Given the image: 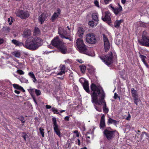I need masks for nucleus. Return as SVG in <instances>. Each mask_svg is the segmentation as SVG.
I'll list each match as a JSON object with an SVG mask.
<instances>
[{
    "mask_svg": "<svg viewBox=\"0 0 149 149\" xmlns=\"http://www.w3.org/2000/svg\"><path fill=\"white\" fill-rule=\"evenodd\" d=\"M97 22L95 21L94 22L93 21H90L88 23L89 25L91 27H94L97 25Z\"/></svg>",
    "mask_w": 149,
    "mask_h": 149,
    "instance_id": "28",
    "label": "nucleus"
},
{
    "mask_svg": "<svg viewBox=\"0 0 149 149\" xmlns=\"http://www.w3.org/2000/svg\"><path fill=\"white\" fill-rule=\"evenodd\" d=\"M52 120L54 131L59 136H61L60 132L58 128V126L57 125L56 119L55 118H53Z\"/></svg>",
    "mask_w": 149,
    "mask_h": 149,
    "instance_id": "13",
    "label": "nucleus"
},
{
    "mask_svg": "<svg viewBox=\"0 0 149 149\" xmlns=\"http://www.w3.org/2000/svg\"><path fill=\"white\" fill-rule=\"evenodd\" d=\"M79 81L82 84L84 90L87 92L89 93L90 91L88 81L85 79L83 78H80Z\"/></svg>",
    "mask_w": 149,
    "mask_h": 149,
    "instance_id": "10",
    "label": "nucleus"
},
{
    "mask_svg": "<svg viewBox=\"0 0 149 149\" xmlns=\"http://www.w3.org/2000/svg\"><path fill=\"white\" fill-rule=\"evenodd\" d=\"M94 107L95 109H96V110L98 111L101 112L102 111V108L101 107H97L96 104L94 103Z\"/></svg>",
    "mask_w": 149,
    "mask_h": 149,
    "instance_id": "35",
    "label": "nucleus"
},
{
    "mask_svg": "<svg viewBox=\"0 0 149 149\" xmlns=\"http://www.w3.org/2000/svg\"><path fill=\"white\" fill-rule=\"evenodd\" d=\"M40 132L41 134L42 137L44 136V130L42 127H40L39 128Z\"/></svg>",
    "mask_w": 149,
    "mask_h": 149,
    "instance_id": "36",
    "label": "nucleus"
},
{
    "mask_svg": "<svg viewBox=\"0 0 149 149\" xmlns=\"http://www.w3.org/2000/svg\"><path fill=\"white\" fill-rule=\"evenodd\" d=\"M92 18L93 20L98 22V14L97 13H93L92 15Z\"/></svg>",
    "mask_w": 149,
    "mask_h": 149,
    "instance_id": "25",
    "label": "nucleus"
},
{
    "mask_svg": "<svg viewBox=\"0 0 149 149\" xmlns=\"http://www.w3.org/2000/svg\"><path fill=\"white\" fill-rule=\"evenodd\" d=\"M111 14L110 13L108 12L105 13V17L104 18H102V19L104 21H109L111 19Z\"/></svg>",
    "mask_w": 149,
    "mask_h": 149,
    "instance_id": "17",
    "label": "nucleus"
},
{
    "mask_svg": "<svg viewBox=\"0 0 149 149\" xmlns=\"http://www.w3.org/2000/svg\"><path fill=\"white\" fill-rule=\"evenodd\" d=\"M22 136L25 140H26V139L28 138V136L26 135L25 133H23Z\"/></svg>",
    "mask_w": 149,
    "mask_h": 149,
    "instance_id": "44",
    "label": "nucleus"
},
{
    "mask_svg": "<svg viewBox=\"0 0 149 149\" xmlns=\"http://www.w3.org/2000/svg\"><path fill=\"white\" fill-rule=\"evenodd\" d=\"M119 6V7L118 8H115L114 9L113 11L116 14H118L122 10V8L121 6L118 4Z\"/></svg>",
    "mask_w": 149,
    "mask_h": 149,
    "instance_id": "26",
    "label": "nucleus"
},
{
    "mask_svg": "<svg viewBox=\"0 0 149 149\" xmlns=\"http://www.w3.org/2000/svg\"><path fill=\"white\" fill-rule=\"evenodd\" d=\"M81 71L82 73H84L86 70V67L84 65L80 66Z\"/></svg>",
    "mask_w": 149,
    "mask_h": 149,
    "instance_id": "34",
    "label": "nucleus"
},
{
    "mask_svg": "<svg viewBox=\"0 0 149 149\" xmlns=\"http://www.w3.org/2000/svg\"><path fill=\"white\" fill-rule=\"evenodd\" d=\"M84 33V31L83 28H79L77 32V35L78 36L81 37L83 36V35Z\"/></svg>",
    "mask_w": 149,
    "mask_h": 149,
    "instance_id": "20",
    "label": "nucleus"
},
{
    "mask_svg": "<svg viewBox=\"0 0 149 149\" xmlns=\"http://www.w3.org/2000/svg\"><path fill=\"white\" fill-rule=\"evenodd\" d=\"M65 111V110H62L61 111H60V112L61 113H62L63 112H64Z\"/></svg>",
    "mask_w": 149,
    "mask_h": 149,
    "instance_id": "60",
    "label": "nucleus"
},
{
    "mask_svg": "<svg viewBox=\"0 0 149 149\" xmlns=\"http://www.w3.org/2000/svg\"><path fill=\"white\" fill-rule=\"evenodd\" d=\"M105 115H103L101 117L100 124L101 129L102 128H103L105 127Z\"/></svg>",
    "mask_w": 149,
    "mask_h": 149,
    "instance_id": "18",
    "label": "nucleus"
},
{
    "mask_svg": "<svg viewBox=\"0 0 149 149\" xmlns=\"http://www.w3.org/2000/svg\"><path fill=\"white\" fill-rule=\"evenodd\" d=\"M74 133L77 134L78 133V131L77 130H75L74 131Z\"/></svg>",
    "mask_w": 149,
    "mask_h": 149,
    "instance_id": "59",
    "label": "nucleus"
},
{
    "mask_svg": "<svg viewBox=\"0 0 149 149\" xmlns=\"http://www.w3.org/2000/svg\"><path fill=\"white\" fill-rule=\"evenodd\" d=\"M65 67L64 65H62L60 67V69L58 71L57 73H56V75H62L65 73Z\"/></svg>",
    "mask_w": 149,
    "mask_h": 149,
    "instance_id": "14",
    "label": "nucleus"
},
{
    "mask_svg": "<svg viewBox=\"0 0 149 149\" xmlns=\"http://www.w3.org/2000/svg\"><path fill=\"white\" fill-rule=\"evenodd\" d=\"M63 42L59 39L58 37H56L52 41V45L57 48L63 44Z\"/></svg>",
    "mask_w": 149,
    "mask_h": 149,
    "instance_id": "11",
    "label": "nucleus"
},
{
    "mask_svg": "<svg viewBox=\"0 0 149 149\" xmlns=\"http://www.w3.org/2000/svg\"><path fill=\"white\" fill-rule=\"evenodd\" d=\"M100 58L107 65H109L112 63V54L111 53L109 55L105 56H101Z\"/></svg>",
    "mask_w": 149,
    "mask_h": 149,
    "instance_id": "4",
    "label": "nucleus"
},
{
    "mask_svg": "<svg viewBox=\"0 0 149 149\" xmlns=\"http://www.w3.org/2000/svg\"><path fill=\"white\" fill-rule=\"evenodd\" d=\"M12 42L16 45H18L19 46H21L22 45H23L24 46V44L21 42H20L18 41L15 40H12Z\"/></svg>",
    "mask_w": 149,
    "mask_h": 149,
    "instance_id": "23",
    "label": "nucleus"
},
{
    "mask_svg": "<svg viewBox=\"0 0 149 149\" xmlns=\"http://www.w3.org/2000/svg\"><path fill=\"white\" fill-rule=\"evenodd\" d=\"M138 41L141 45L149 47V37L147 36L143 35L142 39L139 40Z\"/></svg>",
    "mask_w": 149,
    "mask_h": 149,
    "instance_id": "8",
    "label": "nucleus"
},
{
    "mask_svg": "<svg viewBox=\"0 0 149 149\" xmlns=\"http://www.w3.org/2000/svg\"><path fill=\"white\" fill-rule=\"evenodd\" d=\"M58 15L57 14L56 12H55L52 17L51 20L52 21L54 22V20L58 17Z\"/></svg>",
    "mask_w": 149,
    "mask_h": 149,
    "instance_id": "32",
    "label": "nucleus"
},
{
    "mask_svg": "<svg viewBox=\"0 0 149 149\" xmlns=\"http://www.w3.org/2000/svg\"><path fill=\"white\" fill-rule=\"evenodd\" d=\"M111 0H104V1L106 4L108 3Z\"/></svg>",
    "mask_w": 149,
    "mask_h": 149,
    "instance_id": "47",
    "label": "nucleus"
},
{
    "mask_svg": "<svg viewBox=\"0 0 149 149\" xmlns=\"http://www.w3.org/2000/svg\"><path fill=\"white\" fill-rule=\"evenodd\" d=\"M8 21L9 22L10 25H11L12 24V23L13 21V19L12 17H10V18H8Z\"/></svg>",
    "mask_w": 149,
    "mask_h": 149,
    "instance_id": "42",
    "label": "nucleus"
},
{
    "mask_svg": "<svg viewBox=\"0 0 149 149\" xmlns=\"http://www.w3.org/2000/svg\"><path fill=\"white\" fill-rule=\"evenodd\" d=\"M46 108L47 109H50L51 108V106L48 105H46Z\"/></svg>",
    "mask_w": 149,
    "mask_h": 149,
    "instance_id": "50",
    "label": "nucleus"
},
{
    "mask_svg": "<svg viewBox=\"0 0 149 149\" xmlns=\"http://www.w3.org/2000/svg\"><path fill=\"white\" fill-rule=\"evenodd\" d=\"M3 30L6 33H8L10 32V29L8 27H6L3 28Z\"/></svg>",
    "mask_w": 149,
    "mask_h": 149,
    "instance_id": "37",
    "label": "nucleus"
},
{
    "mask_svg": "<svg viewBox=\"0 0 149 149\" xmlns=\"http://www.w3.org/2000/svg\"><path fill=\"white\" fill-rule=\"evenodd\" d=\"M105 50L107 52L110 48V45L107 36L104 34L103 35Z\"/></svg>",
    "mask_w": 149,
    "mask_h": 149,
    "instance_id": "12",
    "label": "nucleus"
},
{
    "mask_svg": "<svg viewBox=\"0 0 149 149\" xmlns=\"http://www.w3.org/2000/svg\"><path fill=\"white\" fill-rule=\"evenodd\" d=\"M104 134L108 140H110L115 135H118V132L116 131H111L107 129L105 130L104 131Z\"/></svg>",
    "mask_w": 149,
    "mask_h": 149,
    "instance_id": "5",
    "label": "nucleus"
},
{
    "mask_svg": "<svg viewBox=\"0 0 149 149\" xmlns=\"http://www.w3.org/2000/svg\"><path fill=\"white\" fill-rule=\"evenodd\" d=\"M42 44V41L40 38H31L26 40L24 46L31 50H35L40 46Z\"/></svg>",
    "mask_w": 149,
    "mask_h": 149,
    "instance_id": "2",
    "label": "nucleus"
},
{
    "mask_svg": "<svg viewBox=\"0 0 149 149\" xmlns=\"http://www.w3.org/2000/svg\"><path fill=\"white\" fill-rule=\"evenodd\" d=\"M123 22V20H119L116 21L114 23L115 27L116 28H118L119 27L121 23Z\"/></svg>",
    "mask_w": 149,
    "mask_h": 149,
    "instance_id": "24",
    "label": "nucleus"
},
{
    "mask_svg": "<svg viewBox=\"0 0 149 149\" xmlns=\"http://www.w3.org/2000/svg\"><path fill=\"white\" fill-rule=\"evenodd\" d=\"M16 14L17 16L22 19H25L29 16V14L28 12L21 10H17Z\"/></svg>",
    "mask_w": 149,
    "mask_h": 149,
    "instance_id": "7",
    "label": "nucleus"
},
{
    "mask_svg": "<svg viewBox=\"0 0 149 149\" xmlns=\"http://www.w3.org/2000/svg\"><path fill=\"white\" fill-rule=\"evenodd\" d=\"M81 149H86V147H84V148H81Z\"/></svg>",
    "mask_w": 149,
    "mask_h": 149,
    "instance_id": "63",
    "label": "nucleus"
},
{
    "mask_svg": "<svg viewBox=\"0 0 149 149\" xmlns=\"http://www.w3.org/2000/svg\"><path fill=\"white\" fill-rule=\"evenodd\" d=\"M108 123L109 124L113 123L114 124H116L117 123V121L109 118L108 120Z\"/></svg>",
    "mask_w": 149,
    "mask_h": 149,
    "instance_id": "31",
    "label": "nucleus"
},
{
    "mask_svg": "<svg viewBox=\"0 0 149 149\" xmlns=\"http://www.w3.org/2000/svg\"><path fill=\"white\" fill-rule=\"evenodd\" d=\"M14 92L16 93L17 94H19L20 93V92L19 91H18L17 90H15Z\"/></svg>",
    "mask_w": 149,
    "mask_h": 149,
    "instance_id": "54",
    "label": "nucleus"
},
{
    "mask_svg": "<svg viewBox=\"0 0 149 149\" xmlns=\"http://www.w3.org/2000/svg\"><path fill=\"white\" fill-rule=\"evenodd\" d=\"M131 90L133 97L137 96V94L136 90H134L133 88L131 89Z\"/></svg>",
    "mask_w": 149,
    "mask_h": 149,
    "instance_id": "30",
    "label": "nucleus"
},
{
    "mask_svg": "<svg viewBox=\"0 0 149 149\" xmlns=\"http://www.w3.org/2000/svg\"><path fill=\"white\" fill-rule=\"evenodd\" d=\"M91 88L93 91L91 95L92 103L100 105H102V103H104L103 111L105 113H108L109 109L107 107L106 103L104 100L105 94L102 88L100 86H97L93 84L91 85Z\"/></svg>",
    "mask_w": 149,
    "mask_h": 149,
    "instance_id": "1",
    "label": "nucleus"
},
{
    "mask_svg": "<svg viewBox=\"0 0 149 149\" xmlns=\"http://www.w3.org/2000/svg\"><path fill=\"white\" fill-rule=\"evenodd\" d=\"M47 17V15L46 13H42L38 17V20L42 24Z\"/></svg>",
    "mask_w": 149,
    "mask_h": 149,
    "instance_id": "15",
    "label": "nucleus"
},
{
    "mask_svg": "<svg viewBox=\"0 0 149 149\" xmlns=\"http://www.w3.org/2000/svg\"><path fill=\"white\" fill-rule=\"evenodd\" d=\"M13 55L17 58H19L20 56V52L19 51H16L12 53Z\"/></svg>",
    "mask_w": 149,
    "mask_h": 149,
    "instance_id": "27",
    "label": "nucleus"
},
{
    "mask_svg": "<svg viewBox=\"0 0 149 149\" xmlns=\"http://www.w3.org/2000/svg\"><path fill=\"white\" fill-rule=\"evenodd\" d=\"M40 33V31L37 27H35L34 31V35H36Z\"/></svg>",
    "mask_w": 149,
    "mask_h": 149,
    "instance_id": "33",
    "label": "nucleus"
},
{
    "mask_svg": "<svg viewBox=\"0 0 149 149\" xmlns=\"http://www.w3.org/2000/svg\"><path fill=\"white\" fill-rule=\"evenodd\" d=\"M35 92L37 96H39L40 95L41 92L38 89H35Z\"/></svg>",
    "mask_w": 149,
    "mask_h": 149,
    "instance_id": "38",
    "label": "nucleus"
},
{
    "mask_svg": "<svg viewBox=\"0 0 149 149\" xmlns=\"http://www.w3.org/2000/svg\"><path fill=\"white\" fill-rule=\"evenodd\" d=\"M86 40L88 43L92 44H95L96 42L95 35L93 33L87 35L86 36Z\"/></svg>",
    "mask_w": 149,
    "mask_h": 149,
    "instance_id": "9",
    "label": "nucleus"
},
{
    "mask_svg": "<svg viewBox=\"0 0 149 149\" xmlns=\"http://www.w3.org/2000/svg\"><path fill=\"white\" fill-rule=\"evenodd\" d=\"M51 47L52 46H51V45H49V47L50 48H52Z\"/></svg>",
    "mask_w": 149,
    "mask_h": 149,
    "instance_id": "64",
    "label": "nucleus"
},
{
    "mask_svg": "<svg viewBox=\"0 0 149 149\" xmlns=\"http://www.w3.org/2000/svg\"><path fill=\"white\" fill-rule=\"evenodd\" d=\"M33 99L34 100V102L36 103V101L35 100V99L34 98V97H33Z\"/></svg>",
    "mask_w": 149,
    "mask_h": 149,
    "instance_id": "61",
    "label": "nucleus"
},
{
    "mask_svg": "<svg viewBox=\"0 0 149 149\" xmlns=\"http://www.w3.org/2000/svg\"><path fill=\"white\" fill-rule=\"evenodd\" d=\"M4 42V40L0 38V45L2 44Z\"/></svg>",
    "mask_w": 149,
    "mask_h": 149,
    "instance_id": "49",
    "label": "nucleus"
},
{
    "mask_svg": "<svg viewBox=\"0 0 149 149\" xmlns=\"http://www.w3.org/2000/svg\"><path fill=\"white\" fill-rule=\"evenodd\" d=\"M78 145H80V140L79 139H78Z\"/></svg>",
    "mask_w": 149,
    "mask_h": 149,
    "instance_id": "57",
    "label": "nucleus"
},
{
    "mask_svg": "<svg viewBox=\"0 0 149 149\" xmlns=\"http://www.w3.org/2000/svg\"><path fill=\"white\" fill-rule=\"evenodd\" d=\"M58 48L59 49V51L63 54H65L68 52L66 47L64 45L63 43Z\"/></svg>",
    "mask_w": 149,
    "mask_h": 149,
    "instance_id": "16",
    "label": "nucleus"
},
{
    "mask_svg": "<svg viewBox=\"0 0 149 149\" xmlns=\"http://www.w3.org/2000/svg\"><path fill=\"white\" fill-rule=\"evenodd\" d=\"M76 44L77 47L80 53L86 54H88L87 48L82 40L79 38L77 39L76 40Z\"/></svg>",
    "mask_w": 149,
    "mask_h": 149,
    "instance_id": "3",
    "label": "nucleus"
},
{
    "mask_svg": "<svg viewBox=\"0 0 149 149\" xmlns=\"http://www.w3.org/2000/svg\"><path fill=\"white\" fill-rule=\"evenodd\" d=\"M94 3H95V5L96 6H97L98 7H99V3H98V2L96 0H95V1H94Z\"/></svg>",
    "mask_w": 149,
    "mask_h": 149,
    "instance_id": "45",
    "label": "nucleus"
},
{
    "mask_svg": "<svg viewBox=\"0 0 149 149\" xmlns=\"http://www.w3.org/2000/svg\"><path fill=\"white\" fill-rule=\"evenodd\" d=\"M121 2L123 4H124L126 1V0H121Z\"/></svg>",
    "mask_w": 149,
    "mask_h": 149,
    "instance_id": "56",
    "label": "nucleus"
},
{
    "mask_svg": "<svg viewBox=\"0 0 149 149\" xmlns=\"http://www.w3.org/2000/svg\"><path fill=\"white\" fill-rule=\"evenodd\" d=\"M77 61L78 62L82 63L83 62V61L81 59H78Z\"/></svg>",
    "mask_w": 149,
    "mask_h": 149,
    "instance_id": "55",
    "label": "nucleus"
},
{
    "mask_svg": "<svg viewBox=\"0 0 149 149\" xmlns=\"http://www.w3.org/2000/svg\"><path fill=\"white\" fill-rule=\"evenodd\" d=\"M31 35V31L30 30L28 29H26L24 31L22 36L24 38H28Z\"/></svg>",
    "mask_w": 149,
    "mask_h": 149,
    "instance_id": "19",
    "label": "nucleus"
},
{
    "mask_svg": "<svg viewBox=\"0 0 149 149\" xmlns=\"http://www.w3.org/2000/svg\"><path fill=\"white\" fill-rule=\"evenodd\" d=\"M110 6L111 8L113 10L114 9V8L112 6L110 5Z\"/></svg>",
    "mask_w": 149,
    "mask_h": 149,
    "instance_id": "58",
    "label": "nucleus"
},
{
    "mask_svg": "<svg viewBox=\"0 0 149 149\" xmlns=\"http://www.w3.org/2000/svg\"><path fill=\"white\" fill-rule=\"evenodd\" d=\"M79 134L77 133V137H78L79 136Z\"/></svg>",
    "mask_w": 149,
    "mask_h": 149,
    "instance_id": "62",
    "label": "nucleus"
},
{
    "mask_svg": "<svg viewBox=\"0 0 149 149\" xmlns=\"http://www.w3.org/2000/svg\"><path fill=\"white\" fill-rule=\"evenodd\" d=\"M60 12H61L60 10V9H58L57 10V13H57V14L58 15H59L60 14Z\"/></svg>",
    "mask_w": 149,
    "mask_h": 149,
    "instance_id": "48",
    "label": "nucleus"
},
{
    "mask_svg": "<svg viewBox=\"0 0 149 149\" xmlns=\"http://www.w3.org/2000/svg\"><path fill=\"white\" fill-rule=\"evenodd\" d=\"M33 89L30 88V89H28V91L29 92V93H30V94L32 96H33Z\"/></svg>",
    "mask_w": 149,
    "mask_h": 149,
    "instance_id": "46",
    "label": "nucleus"
},
{
    "mask_svg": "<svg viewBox=\"0 0 149 149\" xmlns=\"http://www.w3.org/2000/svg\"><path fill=\"white\" fill-rule=\"evenodd\" d=\"M52 111H53L54 113H56V114H59V112H58V111L57 109H55L54 107H53L52 108Z\"/></svg>",
    "mask_w": 149,
    "mask_h": 149,
    "instance_id": "39",
    "label": "nucleus"
},
{
    "mask_svg": "<svg viewBox=\"0 0 149 149\" xmlns=\"http://www.w3.org/2000/svg\"><path fill=\"white\" fill-rule=\"evenodd\" d=\"M114 98L116 99L117 98H118L119 100H120V97L119 96H118L117 94L116 93H114Z\"/></svg>",
    "mask_w": 149,
    "mask_h": 149,
    "instance_id": "43",
    "label": "nucleus"
},
{
    "mask_svg": "<svg viewBox=\"0 0 149 149\" xmlns=\"http://www.w3.org/2000/svg\"><path fill=\"white\" fill-rule=\"evenodd\" d=\"M58 33L61 36L62 38H65L66 39H68L70 40H71V38L65 37L66 36H68L69 33L68 32L65 30L64 28L62 27H59L58 30Z\"/></svg>",
    "mask_w": 149,
    "mask_h": 149,
    "instance_id": "6",
    "label": "nucleus"
},
{
    "mask_svg": "<svg viewBox=\"0 0 149 149\" xmlns=\"http://www.w3.org/2000/svg\"><path fill=\"white\" fill-rule=\"evenodd\" d=\"M13 85L14 88L16 89L22 90L23 92H24L25 91V90L22 87L17 84H13Z\"/></svg>",
    "mask_w": 149,
    "mask_h": 149,
    "instance_id": "21",
    "label": "nucleus"
},
{
    "mask_svg": "<svg viewBox=\"0 0 149 149\" xmlns=\"http://www.w3.org/2000/svg\"><path fill=\"white\" fill-rule=\"evenodd\" d=\"M65 62L66 63H69L70 62V60L69 59H68V60H66L65 61Z\"/></svg>",
    "mask_w": 149,
    "mask_h": 149,
    "instance_id": "52",
    "label": "nucleus"
},
{
    "mask_svg": "<svg viewBox=\"0 0 149 149\" xmlns=\"http://www.w3.org/2000/svg\"><path fill=\"white\" fill-rule=\"evenodd\" d=\"M69 117L68 116H66L65 118V120H66L68 121L69 120Z\"/></svg>",
    "mask_w": 149,
    "mask_h": 149,
    "instance_id": "51",
    "label": "nucleus"
},
{
    "mask_svg": "<svg viewBox=\"0 0 149 149\" xmlns=\"http://www.w3.org/2000/svg\"><path fill=\"white\" fill-rule=\"evenodd\" d=\"M134 100V102L135 103L136 105L137 104L138 101H139L138 99L137 96L133 97Z\"/></svg>",
    "mask_w": 149,
    "mask_h": 149,
    "instance_id": "41",
    "label": "nucleus"
},
{
    "mask_svg": "<svg viewBox=\"0 0 149 149\" xmlns=\"http://www.w3.org/2000/svg\"><path fill=\"white\" fill-rule=\"evenodd\" d=\"M17 72L20 75L24 74V72L21 70H17Z\"/></svg>",
    "mask_w": 149,
    "mask_h": 149,
    "instance_id": "40",
    "label": "nucleus"
},
{
    "mask_svg": "<svg viewBox=\"0 0 149 149\" xmlns=\"http://www.w3.org/2000/svg\"><path fill=\"white\" fill-rule=\"evenodd\" d=\"M130 115L129 114L128 116L127 117V118H126V119L127 120H130Z\"/></svg>",
    "mask_w": 149,
    "mask_h": 149,
    "instance_id": "53",
    "label": "nucleus"
},
{
    "mask_svg": "<svg viewBox=\"0 0 149 149\" xmlns=\"http://www.w3.org/2000/svg\"><path fill=\"white\" fill-rule=\"evenodd\" d=\"M29 75L32 79L33 81L35 83L37 81L35 77L32 72H31L28 73Z\"/></svg>",
    "mask_w": 149,
    "mask_h": 149,
    "instance_id": "22",
    "label": "nucleus"
},
{
    "mask_svg": "<svg viewBox=\"0 0 149 149\" xmlns=\"http://www.w3.org/2000/svg\"><path fill=\"white\" fill-rule=\"evenodd\" d=\"M140 57L141 59V60L143 62V63L146 66L147 68L148 67V66L147 63H146L145 61V58H146V56L140 54Z\"/></svg>",
    "mask_w": 149,
    "mask_h": 149,
    "instance_id": "29",
    "label": "nucleus"
}]
</instances>
